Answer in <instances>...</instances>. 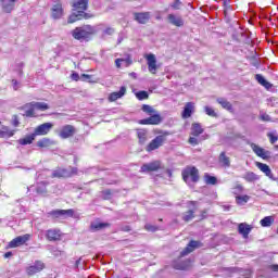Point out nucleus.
<instances>
[{
  "label": "nucleus",
  "instance_id": "f257e3e1",
  "mask_svg": "<svg viewBox=\"0 0 278 278\" xmlns=\"http://www.w3.org/2000/svg\"><path fill=\"white\" fill-rule=\"evenodd\" d=\"M94 34H97V29H94V26L90 25L79 26L71 31L74 40H79L80 42H84V40L88 42Z\"/></svg>",
  "mask_w": 278,
  "mask_h": 278
},
{
  "label": "nucleus",
  "instance_id": "f03ea898",
  "mask_svg": "<svg viewBox=\"0 0 278 278\" xmlns=\"http://www.w3.org/2000/svg\"><path fill=\"white\" fill-rule=\"evenodd\" d=\"M25 110V114L29 118H34L37 116L36 112H47L49 110V105L46 102H30L23 106Z\"/></svg>",
  "mask_w": 278,
  "mask_h": 278
},
{
  "label": "nucleus",
  "instance_id": "7ed1b4c3",
  "mask_svg": "<svg viewBox=\"0 0 278 278\" xmlns=\"http://www.w3.org/2000/svg\"><path fill=\"white\" fill-rule=\"evenodd\" d=\"M155 134H159L147 147L146 151L148 153H151V151H155L160 149V147L164 146V142H166V138L170 136L169 131H164V130H156Z\"/></svg>",
  "mask_w": 278,
  "mask_h": 278
},
{
  "label": "nucleus",
  "instance_id": "20e7f679",
  "mask_svg": "<svg viewBox=\"0 0 278 278\" xmlns=\"http://www.w3.org/2000/svg\"><path fill=\"white\" fill-rule=\"evenodd\" d=\"M182 179L186 184H197L199 181V169L194 166H188L182 170Z\"/></svg>",
  "mask_w": 278,
  "mask_h": 278
},
{
  "label": "nucleus",
  "instance_id": "39448f33",
  "mask_svg": "<svg viewBox=\"0 0 278 278\" xmlns=\"http://www.w3.org/2000/svg\"><path fill=\"white\" fill-rule=\"evenodd\" d=\"M73 175H77V167H68V168L59 167L52 172V178L54 179L73 177Z\"/></svg>",
  "mask_w": 278,
  "mask_h": 278
},
{
  "label": "nucleus",
  "instance_id": "423d86ee",
  "mask_svg": "<svg viewBox=\"0 0 278 278\" xmlns=\"http://www.w3.org/2000/svg\"><path fill=\"white\" fill-rule=\"evenodd\" d=\"M50 12L51 18H53V21H60V18L64 16V7L62 4V0H54Z\"/></svg>",
  "mask_w": 278,
  "mask_h": 278
},
{
  "label": "nucleus",
  "instance_id": "0eeeda50",
  "mask_svg": "<svg viewBox=\"0 0 278 278\" xmlns=\"http://www.w3.org/2000/svg\"><path fill=\"white\" fill-rule=\"evenodd\" d=\"M143 58L147 60L149 73L155 75V73H157V59L155 58V54H144Z\"/></svg>",
  "mask_w": 278,
  "mask_h": 278
},
{
  "label": "nucleus",
  "instance_id": "6e6552de",
  "mask_svg": "<svg viewBox=\"0 0 278 278\" xmlns=\"http://www.w3.org/2000/svg\"><path fill=\"white\" fill-rule=\"evenodd\" d=\"M77 129H75V126L73 125H65L61 128L59 136L63 140H66L67 138H73L75 136Z\"/></svg>",
  "mask_w": 278,
  "mask_h": 278
},
{
  "label": "nucleus",
  "instance_id": "1a4fd4ad",
  "mask_svg": "<svg viewBox=\"0 0 278 278\" xmlns=\"http://www.w3.org/2000/svg\"><path fill=\"white\" fill-rule=\"evenodd\" d=\"M162 168V163L160 161H153L151 163H146L141 166L140 173H155Z\"/></svg>",
  "mask_w": 278,
  "mask_h": 278
},
{
  "label": "nucleus",
  "instance_id": "9d476101",
  "mask_svg": "<svg viewBox=\"0 0 278 278\" xmlns=\"http://www.w3.org/2000/svg\"><path fill=\"white\" fill-rule=\"evenodd\" d=\"M53 129V125L51 123H45L35 128L33 132L36 136H47Z\"/></svg>",
  "mask_w": 278,
  "mask_h": 278
},
{
  "label": "nucleus",
  "instance_id": "9b49d317",
  "mask_svg": "<svg viewBox=\"0 0 278 278\" xmlns=\"http://www.w3.org/2000/svg\"><path fill=\"white\" fill-rule=\"evenodd\" d=\"M162 123V116L157 113H153L150 117L139 121V125H160Z\"/></svg>",
  "mask_w": 278,
  "mask_h": 278
},
{
  "label": "nucleus",
  "instance_id": "f8f14e48",
  "mask_svg": "<svg viewBox=\"0 0 278 278\" xmlns=\"http://www.w3.org/2000/svg\"><path fill=\"white\" fill-rule=\"evenodd\" d=\"M41 270H45V263L41 261H36L34 265L27 267L26 273L29 276H34L38 273H41Z\"/></svg>",
  "mask_w": 278,
  "mask_h": 278
},
{
  "label": "nucleus",
  "instance_id": "ddd939ff",
  "mask_svg": "<svg viewBox=\"0 0 278 278\" xmlns=\"http://www.w3.org/2000/svg\"><path fill=\"white\" fill-rule=\"evenodd\" d=\"M167 21L169 25H174V27H184L185 25L184 17H181V15L170 13L167 15Z\"/></svg>",
  "mask_w": 278,
  "mask_h": 278
},
{
  "label": "nucleus",
  "instance_id": "4468645a",
  "mask_svg": "<svg viewBox=\"0 0 278 278\" xmlns=\"http://www.w3.org/2000/svg\"><path fill=\"white\" fill-rule=\"evenodd\" d=\"M29 238H30L29 235L18 236L12 241H10L9 247L10 249H16V247H23V244H25V242H27Z\"/></svg>",
  "mask_w": 278,
  "mask_h": 278
},
{
  "label": "nucleus",
  "instance_id": "2eb2a0df",
  "mask_svg": "<svg viewBox=\"0 0 278 278\" xmlns=\"http://www.w3.org/2000/svg\"><path fill=\"white\" fill-rule=\"evenodd\" d=\"M251 149L258 157H262V160H268V157H270V151H266L255 143L251 144Z\"/></svg>",
  "mask_w": 278,
  "mask_h": 278
},
{
  "label": "nucleus",
  "instance_id": "dca6fc26",
  "mask_svg": "<svg viewBox=\"0 0 278 278\" xmlns=\"http://www.w3.org/2000/svg\"><path fill=\"white\" fill-rule=\"evenodd\" d=\"M195 110H197V106H195L194 102H187L185 104L184 111L181 113V117L185 119L190 118V116H192V114H194Z\"/></svg>",
  "mask_w": 278,
  "mask_h": 278
},
{
  "label": "nucleus",
  "instance_id": "f3484780",
  "mask_svg": "<svg viewBox=\"0 0 278 278\" xmlns=\"http://www.w3.org/2000/svg\"><path fill=\"white\" fill-rule=\"evenodd\" d=\"M134 18L137 23H140V25H147L151 18V12L135 13Z\"/></svg>",
  "mask_w": 278,
  "mask_h": 278
},
{
  "label": "nucleus",
  "instance_id": "a211bd4d",
  "mask_svg": "<svg viewBox=\"0 0 278 278\" xmlns=\"http://www.w3.org/2000/svg\"><path fill=\"white\" fill-rule=\"evenodd\" d=\"M125 94H127V87L123 86L119 88V91L110 93L109 101L113 103L114 101H118V99H123Z\"/></svg>",
  "mask_w": 278,
  "mask_h": 278
},
{
  "label": "nucleus",
  "instance_id": "6ab92c4d",
  "mask_svg": "<svg viewBox=\"0 0 278 278\" xmlns=\"http://www.w3.org/2000/svg\"><path fill=\"white\" fill-rule=\"evenodd\" d=\"M201 242L199 241H190L189 244L185 248L182 252H180V257H186L189 253H192L195 249H200Z\"/></svg>",
  "mask_w": 278,
  "mask_h": 278
},
{
  "label": "nucleus",
  "instance_id": "aec40b11",
  "mask_svg": "<svg viewBox=\"0 0 278 278\" xmlns=\"http://www.w3.org/2000/svg\"><path fill=\"white\" fill-rule=\"evenodd\" d=\"M73 10L74 12H80L84 14V12L88 10V0H77L73 3Z\"/></svg>",
  "mask_w": 278,
  "mask_h": 278
},
{
  "label": "nucleus",
  "instance_id": "412c9836",
  "mask_svg": "<svg viewBox=\"0 0 278 278\" xmlns=\"http://www.w3.org/2000/svg\"><path fill=\"white\" fill-rule=\"evenodd\" d=\"M256 167L262 173H264V175H266V177H268L269 179H273V181H275V176L273 175V170L270 169V166H268L264 163L256 162Z\"/></svg>",
  "mask_w": 278,
  "mask_h": 278
},
{
  "label": "nucleus",
  "instance_id": "4be33fe9",
  "mask_svg": "<svg viewBox=\"0 0 278 278\" xmlns=\"http://www.w3.org/2000/svg\"><path fill=\"white\" fill-rule=\"evenodd\" d=\"M253 230V226L247 224V223H241L239 224L238 231L243 238H249V235Z\"/></svg>",
  "mask_w": 278,
  "mask_h": 278
},
{
  "label": "nucleus",
  "instance_id": "5701e85b",
  "mask_svg": "<svg viewBox=\"0 0 278 278\" xmlns=\"http://www.w3.org/2000/svg\"><path fill=\"white\" fill-rule=\"evenodd\" d=\"M51 216H55V218H60V216H70L73 217V214H75V211L73 208L70 210H55L52 211Z\"/></svg>",
  "mask_w": 278,
  "mask_h": 278
},
{
  "label": "nucleus",
  "instance_id": "b1692460",
  "mask_svg": "<svg viewBox=\"0 0 278 278\" xmlns=\"http://www.w3.org/2000/svg\"><path fill=\"white\" fill-rule=\"evenodd\" d=\"M46 236L50 242H55V240H60V238H62V232L58 229H50L47 230Z\"/></svg>",
  "mask_w": 278,
  "mask_h": 278
},
{
  "label": "nucleus",
  "instance_id": "393cba45",
  "mask_svg": "<svg viewBox=\"0 0 278 278\" xmlns=\"http://www.w3.org/2000/svg\"><path fill=\"white\" fill-rule=\"evenodd\" d=\"M14 3H16V0H1V7L3 12L10 14V12L14 10Z\"/></svg>",
  "mask_w": 278,
  "mask_h": 278
},
{
  "label": "nucleus",
  "instance_id": "a878e982",
  "mask_svg": "<svg viewBox=\"0 0 278 278\" xmlns=\"http://www.w3.org/2000/svg\"><path fill=\"white\" fill-rule=\"evenodd\" d=\"M218 162L223 168H229V166H231V159H229L225 152L219 154Z\"/></svg>",
  "mask_w": 278,
  "mask_h": 278
},
{
  "label": "nucleus",
  "instance_id": "bb28decb",
  "mask_svg": "<svg viewBox=\"0 0 278 278\" xmlns=\"http://www.w3.org/2000/svg\"><path fill=\"white\" fill-rule=\"evenodd\" d=\"M34 140H36V135L31 134V135H27L24 138L18 139L17 143L21 144L22 147H25L27 144H31Z\"/></svg>",
  "mask_w": 278,
  "mask_h": 278
},
{
  "label": "nucleus",
  "instance_id": "cd10ccee",
  "mask_svg": "<svg viewBox=\"0 0 278 278\" xmlns=\"http://www.w3.org/2000/svg\"><path fill=\"white\" fill-rule=\"evenodd\" d=\"M105 227H110V224L101 222H91L90 224L91 231H101V229H105Z\"/></svg>",
  "mask_w": 278,
  "mask_h": 278
},
{
  "label": "nucleus",
  "instance_id": "c85d7f7f",
  "mask_svg": "<svg viewBox=\"0 0 278 278\" xmlns=\"http://www.w3.org/2000/svg\"><path fill=\"white\" fill-rule=\"evenodd\" d=\"M16 134V130L10 129L8 126H3L0 129V138H12Z\"/></svg>",
  "mask_w": 278,
  "mask_h": 278
},
{
  "label": "nucleus",
  "instance_id": "c756f323",
  "mask_svg": "<svg viewBox=\"0 0 278 278\" xmlns=\"http://www.w3.org/2000/svg\"><path fill=\"white\" fill-rule=\"evenodd\" d=\"M255 79H256V81H258V84H260L261 86H263V87L266 88L267 90H270V88H273V84L268 83V80H266V78H264L263 75L256 74V75H255Z\"/></svg>",
  "mask_w": 278,
  "mask_h": 278
},
{
  "label": "nucleus",
  "instance_id": "7c9ffc66",
  "mask_svg": "<svg viewBox=\"0 0 278 278\" xmlns=\"http://www.w3.org/2000/svg\"><path fill=\"white\" fill-rule=\"evenodd\" d=\"M243 179L249 184H253V181H260V176L253 172H247L243 175Z\"/></svg>",
  "mask_w": 278,
  "mask_h": 278
},
{
  "label": "nucleus",
  "instance_id": "2f4dec72",
  "mask_svg": "<svg viewBox=\"0 0 278 278\" xmlns=\"http://www.w3.org/2000/svg\"><path fill=\"white\" fill-rule=\"evenodd\" d=\"M201 134H203V127L201 126V124L193 123L191 125V136H195V138H197V137L201 136Z\"/></svg>",
  "mask_w": 278,
  "mask_h": 278
},
{
  "label": "nucleus",
  "instance_id": "473e14b6",
  "mask_svg": "<svg viewBox=\"0 0 278 278\" xmlns=\"http://www.w3.org/2000/svg\"><path fill=\"white\" fill-rule=\"evenodd\" d=\"M137 136L139 138L140 144H144V142L149 140V132L147 131V129H138Z\"/></svg>",
  "mask_w": 278,
  "mask_h": 278
},
{
  "label": "nucleus",
  "instance_id": "72a5a7b5",
  "mask_svg": "<svg viewBox=\"0 0 278 278\" xmlns=\"http://www.w3.org/2000/svg\"><path fill=\"white\" fill-rule=\"evenodd\" d=\"M217 103L224 108V110H228V112H231L233 110L231 102L227 101L225 98H218Z\"/></svg>",
  "mask_w": 278,
  "mask_h": 278
},
{
  "label": "nucleus",
  "instance_id": "f704fd0d",
  "mask_svg": "<svg viewBox=\"0 0 278 278\" xmlns=\"http://www.w3.org/2000/svg\"><path fill=\"white\" fill-rule=\"evenodd\" d=\"M47 186H49V182L47 181H41L39 184H37V194H47Z\"/></svg>",
  "mask_w": 278,
  "mask_h": 278
},
{
  "label": "nucleus",
  "instance_id": "c9c22d12",
  "mask_svg": "<svg viewBox=\"0 0 278 278\" xmlns=\"http://www.w3.org/2000/svg\"><path fill=\"white\" fill-rule=\"evenodd\" d=\"M204 181L207 186H216L218 179L210 174H204Z\"/></svg>",
  "mask_w": 278,
  "mask_h": 278
},
{
  "label": "nucleus",
  "instance_id": "e433bc0d",
  "mask_svg": "<svg viewBox=\"0 0 278 278\" xmlns=\"http://www.w3.org/2000/svg\"><path fill=\"white\" fill-rule=\"evenodd\" d=\"M51 144H53V142L49 138H43L37 141V147H39L40 149H47L48 147H51Z\"/></svg>",
  "mask_w": 278,
  "mask_h": 278
},
{
  "label": "nucleus",
  "instance_id": "4c0bfd02",
  "mask_svg": "<svg viewBox=\"0 0 278 278\" xmlns=\"http://www.w3.org/2000/svg\"><path fill=\"white\" fill-rule=\"evenodd\" d=\"M81 16H84V13L79 12L78 11V14L77 13H73L68 16L67 18V23L71 25L73 23H77V21H79L81 18Z\"/></svg>",
  "mask_w": 278,
  "mask_h": 278
},
{
  "label": "nucleus",
  "instance_id": "58836bf2",
  "mask_svg": "<svg viewBox=\"0 0 278 278\" xmlns=\"http://www.w3.org/2000/svg\"><path fill=\"white\" fill-rule=\"evenodd\" d=\"M275 223V217L274 216H266L263 219H261V225L263 227H270Z\"/></svg>",
  "mask_w": 278,
  "mask_h": 278
},
{
  "label": "nucleus",
  "instance_id": "ea45409f",
  "mask_svg": "<svg viewBox=\"0 0 278 278\" xmlns=\"http://www.w3.org/2000/svg\"><path fill=\"white\" fill-rule=\"evenodd\" d=\"M249 199H251V197H249V195H237L236 203H237V205H244V204L249 203Z\"/></svg>",
  "mask_w": 278,
  "mask_h": 278
},
{
  "label": "nucleus",
  "instance_id": "a19ab883",
  "mask_svg": "<svg viewBox=\"0 0 278 278\" xmlns=\"http://www.w3.org/2000/svg\"><path fill=\"white\" fill-rule=\"evenodd\" d=\"M224 5V14H229L231 12V0H222Z\"/></svg>",
  "mask_w": 278,
  "mask_h": 278
},
{
  "label": "nucleus",
  "instance_id": "79ce46f5",
  "mask_svg": "<svg viewBox=\"0 0 278 278\" xmlns=\"http://www.w3.org/2000/svg\"><path fill=\"white\" fill-rule=\"evenodd\" d=\"M192 218H194V211H188L182 215V220H185V223H190Z\"/></svg>",
  "mask_w": 278,
  "mask_h": 278
},
{
  "label": "nucleus",
  "instance_id": "37998d69",
  "mask_svg": "<svg viewBox=\"0 0 278 278\" xmlns=\"http://www.w3.org/2000/svg\"><path fill=\"white\" fill-rule=\"evenodd\" d=\"M141 110H142V112H146V114H149L150 116H152V114H155L153 106H151L149 104H143Z\"/></svg>",
  "mask_w": 278,
  "mask_h": 278
},
{
  "label": "nucleus",
  "instance_id": "c03bdc74",
  "mask_svg": "<svg viewBox=\"0 0 278 278\" xmlns=\"http://www.w3.org/2000/svg\"><path fill=\"white\" fill-rule=\"evenodd\" d=\"M204 111L207 116H212L213 118H216V116H218V114H216V111H214V109H212L211 106H204Z\"/></svg>",
  "mask_w": 278,
  "mask_h": 278
},
{
  "label": "nucleus",
  "instance_id": "a18cd8bd",
  "mask_svg": "<svg viewBox=\"0 0 278 278\" xmlns=\"http://www.w3.org/2000/svg\"><path fill=\"white\" fill-rule=\"evenodd\" d=\"M136 97L139 101H144V99H149V93L147 91H139L136 93Z\"/></svg>",
  "mask_w": 278,
  "mask_h": 278
},
{
  "label": "nucleus",
  "instance_id": "49530a36",
  "mask_svg": "<svg viewBox=\"0 0 278 278\" xmlns=\"http://www.w3.org/2000/svg\"><path fill=\"white\" fill-rule=\"evenodd\" d=\"M188 266H190L188 263L174 264V268H176V270H186L188 269Z\"/></svg>",
  "mask_w": 278,
  "mask_h": 278
},
{
  "label": "nucleus",
  "instance_id": "de8ad7c7",
  "mask_svg": "<svg viewBox=\"0 0 278 278\" xmlns=\"http://www.w3.org/2000/svg\"><path fill=\"white\" fill-rule=\"evenodd\" d=\"M242 192H244V187H242V185H237L233 188V194L238 195V194H242Z\"/></svg>",
  "mask_w": 278,
  "mask_h": 278
},
{
  "label": "nucleus",
  "instance_id": "09e8293b",
  "mask_svg": "<svg viewBox=\"0 0 278 278\" xmlns=\"http://www.w3.org/2000/svg\"><path fill=\"white\" fill-rule=\"evenodd\" d=\"M267 136H268L269 142L271 144H275L277 142L278 138H277V136L273 135V132H269Z\"/></svg>",
  "mask_w": 278,
  "mask_h": 278
},
{
  "label": "nucleus",
  "instance_id": "8fccbe9b",
  "mask_svg": "<svg viewBox=\"0 0 278 278\" xmlns=\"http://www.w3.org/2000/svg\"><path fill=\"white\" fill-rule=\"evenodd\" d=\"M170 8H173V10H179V8H181V1L175 0V2L170 4Z\"/></svg>",
  "mask_w": 278,
  "mask_h": 278
},
{
  "label": "nucleus",
  "instance_id": "3c124183",
  "mask_svg": "<svg viewBox=\"0 0 278 278\" xmlns=\"http://www.w3.org/2000/svg\"><path fill=\"white\" fill-rule=\"evenodd\" d=\"M12 125L13 127H18V125H21V122H18V116L13 115Z\"/></svg>",
  "mask_w": 278,
  "mask_h": 278
},
{
  "label": "nucleus",
  "instance_id": "603ef678",
  "mask_svg": "<svg viewBox=\"0 0 278 278\" xmlns=\"http://www.w3.org/2000/svg\"><path fill=\"white\" fill-rule=\"evenodd\" d=\"M189 144H192L193 147H197V144H199V139H197V137H190L189 138Z\"/></svg>",
  "mask_w": 278,
  "mask_h": 278
},
{
  "label": "nucleus",
  "instance_id": "864d4df0",
  "mask_svg": "<svg viewBox=\"0 0 278 278\" xmlns=\"http://www.w3.org/2000/svg\"><path fill=\"white\" fill-rule=\"evenodd\" d=\"M103 34H105L106 36H112L114 34V28L112 27L105 28Z\"/></svg>",
  "mask_w": 278,
  "mask_h": 278
},
{
  "label": "nucleus",
  "instance_id": "5fc2aeb1",
  "mask_svg": "<svg viewBox=\"0 0 278 278\" xmlns=\"http://www.w3.org/2000/svg\"><path fill=\"white\" fill-rule=\"evenodd\" d=\"M144 228L147 229V231H156L157 230V228L155 226L150 225V224H147L144 226Z\"/></svg>",
  "mask_w": 278,
  "mask_h": 278
},
{
  "label": "nucleus",
  "instance_id": "6e6d98bb",
  "mask_svg": "<svg viewBox=\"0 0 278 278\" xmlns=\"http://www.w3.org/2000/svg\"><path fill=\"white\" fill-rule=\"evenodd\" d=\"M103 199H110L112 197V191L105 190L102 192Z\"/></svg>",
  "mask_w": 278,
  "mask_h": 278
},
{
  "label": "nucleus",
  "instance_id": "4d7b16f0",
  "mask_svg": "<svg viewBox=\"0 0 278 278\" xmlns=\"http://www.w3.org/2000/svg\"><path fill=\"white\" fill-rule=\"evenodd\" d=\"M261 121H265V122L270 121V115H268L266 113H262L261 114Z\"/></svg>",
  "mask_w": 278,
  "mask_h": 278
},
{
  "label": "nucleus",
  "instance_id": "13d9d810",
  "mask_svg": "<svg viewBox=\"0 0 278 278\" xmlns=\"http://www.w3.org/2000/svg\"><path fill=\"white\" fill-rule=\"evenodd\" d=\"M123 62H125V60H123V59H116V60H115V66H116L117 68H121V64H123Z\"/></svg>",
  "mask_w": 278,
  "mask_h": 278
},
{
  "label": "nucleus",
  "instance_id": "bf43d9fd",
  "mask_svg": "<svg viewBox=\"0 0 278 278\" xmlns=\"http://www.w3.org/2000/svg\"><path fill=\"white\" fill-rule=\"evenodd\" d=\"M72 79H73L74 81H79V79H80L79 74H78V73H73V74H72Z\"/></svg>",
  "mask_w": 278,
  "mask_h": 278
},
{
  "label": "nucleus",
  "instance_id": "052dcab7",
  "mask_svg": "<svg viewBox=\"0 0 278 278\" xmlns=\"http://www.w3.org/2000/svg\"><path fill=\"white\" fill-rule=\"evenodd\" d=\"M270 270H273L274 273H278V265H271Z\"/></svg>",
  "mask_w": 278,
  "mask_h": 278
},
{
  "label": "nucleus",
  "instance_id": "680f3d73",
  "mask_svg": "<svg viewBox=\"0 0 278 278\" xmlns=\"http://www.w3.org/2000/svg\"><path fill=\"white\" fill-rule=\"evenodd\" d=\"M80 79H90V75H88V74H83V75L80 76Z\"/></svg>",
  "mask_w": 278,
  "mask_h": 278
},
{
  "label": "nucleus",
  "instance_id": "e2e57ef3",
  "mask_svg": "<svg viewBox=\"0 0 278 278\" xmlns=\"http://www.w3.org/2000/svg\"><path fill=\"white\" fill-rule=\"evenodd\" d=\"M4 257H5V258L12 257V252H7V253L4 254Z\"/></svg>",
  "mask_w": 278,
  "mask_h": 278
},
{
  "label": "nucleus",
  "instance_id": "0e129e2a",
  "mask_svg": "<svg viewBox=\"0 0 278 278\" xmlns=\"http://www.w3.org/2000/svg\"><path fill=\"white\" fill-rule=\"evenodd\" d=\"M13 81V86H14V90H17L16 84H18L16 80H12Z\"/></svg>",
  "mask_w": 278,
  "mask_h": 278
},
{
  "label": "nucleus",
  "instance_id": "69168bd1",
  "mask_svg": "<svg viewBox=\"0 0 278 278\" xmlns=\"http://www.w3.org/2000/svg\"><path fill=\"white\" fill-rule=\"evenodd\" d=\"M130 77H134L136 79V73H130Z\"/></svg>",
  "mask_w": 278,
  "mask_h": 278
},
{
  "label": "nucleus",
  "instance_id": "338daca9",
  "mask_svg": "<svg viewBox=\"0 0 278 278\" xmlns=\"http://www.w3.org/2000/svg\"><path fill=\"white\" fill-rule=\"evenodd\" d=\"M80 262H81V258H79L78 261H76V266H79Z\"/></svg>",
  "mask_w": 278,
  "mask_h": 278
},
{
  "label": "nucleus",
  "instance_id": "774afa93",
  "mask_svg": "<svg viewBox=\"0 0 278 278\" xmlns=\"http://www.w3.org/2000/svg\"><path fill=\"white\" fill-rule=\"evenodd\" d=\"M189 204H190V205H195V204H197V202H194V201H190V202H189Z\"/></svg>",
  "mask_w": 278,
  "mask_h": 278
}]
</instances>
